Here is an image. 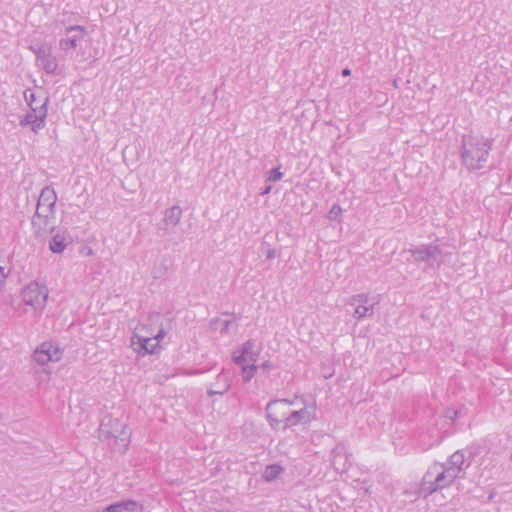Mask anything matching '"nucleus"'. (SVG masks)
I'll list each match as a JSON object with an SVG mask.
<instances>
[{
  "instance_id": "obj_1",
  "label": "nucleus",
  "mask_w": 512,
  "mask_h": 512,
  "mask_svg": "<svg viewBox=\"0 0 512 512\" xmlns=\"http://www.w3.org/2000/svg\"><path fill=\"white\" fill-rule=\"evenodd\" d=\"M48 297L49 290L44 283L29 281L18 292L19 302L13 307L14 313L19 318H40L46 308Z\"/></svg>"
},
{
  "instance_id": "obj_2",
  "label": "nucleus",
  "mask_w": 512,
  "mask_h": 512,
  "mask_svg": "<svg viewBox=\"0 0 512 512\" xmlns=\"http://www.w3.org/2000/svg\"><path fill=\"white\" fill-rule=\"evenodd\" d=\"M490 139L480 135H464L462 137L461 158L465 167L469 170L483 168L491 149Z\"/></svg>"
},
{
  "instance_id": "obj_3",
  "label": "nucleus",
  "mask_w": 512,
  "mask_h": 512,
  "mask_svg": "<svg viewBox=\"0 0 512 512\" xmlns=\"http://www.w3.org/2000/svg\"><path fill=\"white\" fill-rule=\"evenodd\" d=\"M100 433L114 450L124 453L128 449L131 432L122 418L106 416L100 425Z\"/></svg>"
},
{
  "instance_id": "obj_4",
  "label": "nucleus",
  "mask_w": 512,
  "mask_h": 512,
  "mask_svg": "<svg viewBox=\"0 0 512 512\" xmlns=\"http://www.w3.org/2000/svg\"><path fill=\"white\" fill-rule=\"evenodd\" d=\"M260 350L251 340L244 342L241 346L232 352V360L241 367L242 379L248 383L258 371V361Z\"/></svg>"
},
{
  "instance_id": "obj_5",
  "label": "nucleus",
  "mask_w": 512,
  "mask_h": 512,
  "mask_svg": "<svg viewBox=\"0 0 512 512\" xmlns=\"http://www.w3.org/2000/svg\"><path fill=\"white\" fill-rule=\"evenodd\" d=\"M56 202V194H39L36 212L32 220L37 234L43 235L53 230Z\"/></svg>"
},
{
  "instance_id": "obj_6",
  "label": "nucleus",
  "mask_w": 512,
  "mask_h": 512,
  "mask_svg": "<svg viewBox=\"0 0 512 512\" xmlns=\"http://www.w3.org/2000/svg\"><path fill=\"white\" fill-rule=\"evenodd\" d=\"M455 479L456 478L442 466V463H434L423 476L421 490L427 495H430L437 490L449 487Z\"/></svg>"
},
{
  "instance_id": "obj_7",
  "label": "nucleus",
  "mask_w": 512,
  "mask_h": 512,
  "mask_svg": "<svg viewBox=\"0 0 512 512\" xmlns=\"http://www.w3.org/2000/svg\"><path fill=\"white\" fill-rule=\"evenodd\" d=\"M290 406H294V409H290L289 415L284 419L285 427H293L299 424H308L316 418V401L310 399H297L290 402Z\"/></svg>"
},
{
  "instance_id": "obj_8",
  "label": "nucleus",
  "mask_w": 512,
  "mask_h": 512,
  "mask_svg": "<svg viewBox=\"0 0 512 512\" xmlns=\"http://www.w3.org/2000/svg\"><path fill=\"white\" fill-rule=\"evenodd\" d=\"M30 49L35 54L36 66L47 74H56L58 69V60L53 54L51 44H39L31 46Z\"/></svg>"
},
{
  "instance_id": "obj_9",
  "label": "nucleus",
  "mask_w": 512,
  "mask_h": 512,
  "mask_svg": "<svg viewBox=\"0 0 512 512\" xmlns=\"http://www.w3.org/2000/svg\"><path fill=\"white\" fill-rule=\"evenodd\" d=\"M130 346L140 356L154 354L159 350L158 344L154 343L151 333H145V327H136L134 329Z\"/></svg>"
},
{
  "instance_id": "obj_10",
  "label": "nucleus",
  "mask_w": 512,
  "mask_h": 512,
  "mask_svg": "<svg viewBox=\"0 0 512 512\" xmlns=\"http://www.w3.org/2000/svg\"><path fill=\"white\" fill-rule=\"evenodd\" d=\"M63 357V350L51 341H44L33 352V360L40 366L57 363Z\"/></svg>"
},
{
  "instance_id": "obj_11",
  "label": "nucleus",
  "mask_w": 512,
  "mask_h": 512,
  "mask_svg": "<svg viewBox=\"0 0 512 512\" xmlns=\"http://www.w3.org/2000/svg\"><path fill=\"white\" fill-rule=\"evenodd\" d=\"M49 98L41 99L39 107L30 110L24 117L20 118L19 124L22 127L29 126L34 133H38L45 127V120L48 113Z\"/></svg>"
},
{
  "instance_id": "obj_12",
  "label": "nucleus",
  "mask_w": 512,
  "mask_h": 512,
  "mask_svg": "<svg viewBox=\"0 0 512 512\" xmlns=\"http://www.w3.org/2000/svg\"><path fill=\"white\" fill-rule=\"evenodd\" d=\"M85 35H86V29L83 26L72 25V26L66 27L65 37L61 38L58 43L59 49L64 53H68L71 50L76 49L78 46V43L81 40H83Z\"/></svg>"
},
{
  "instance_id": "obj_13",
  "label": "nucleus",
  "mask_w": 512,
  "mask_h": 512,
  "mask_svg": "<svg viewBox=\"0 0 512 512\" xmlns=\"http://www.w3.org/2000/svg\"><path fill=\"white\" fill-rule=\"evenodd\" d=\"M289 412L290 402L284 399L272 401L266 407L267 418L272 427H276L281 421H284Z\"/></svg>"
},
{
  "instance_id": "obj_14",
  "label": "nucleus",
  "mask_w": 512,
  "mask_h": 512,
  "mask_svg": "<svg viewBox=\"0 0 512 512\" xmlns=\"http://www.w3.org/2000/svg\"><path fill=\"white\" fill-rule=\"evenodd\" d=\"M353 303L356 304V308L353 313V317L357 320H361L364 317L372 316L374 313V306L376 302H371L370 298L366 294H358L353 298Z\"/></svg>"
},
{
  "instance_id": "obj_15",
  "label": "nucleus",
  "mask_w": 512,
  "mask_h": 512,
  "mask_svg": "<svg viewBox=\"0 0 512 512\" xmlns=\"http://www.w3.org/2000/svg\"><path fill=\"white\" fill-rule=\"evenodd\" d=\"M415 261H438L441 250L436 245H423L410 250Z\"/></svg>"
},
{
  "instance_id": "obj_16",
  "label": "nucleus",
  "mask_w": 512,
  "mask_h": 512,
  "mask_svg": "<svg viewBox=\"0 0 512 512\" xmlns=\"http://www.w3.org/2000/svg\"><path fill=\"white\" fill-rule=\"evenodd\" d=\"M182 216V210L179 206H172L167 209L163 218V230L165 233H171L178 226Z\"/></svg>"
},
{
  "instance_id": "obj_17",
  "label": "nucleus",
  "mask_w": 512,
  "mask_h": 512,
  "mask_svg": "<svg viewBox=\"0 0 512 512\" xmlns=\"http://www.w3.org/2000/svg\"><path fill=\"white\" fill-rule=\"evenodd\" d=\"M12 259L11 256L5 252L0 251V293L6 287L7 280L12 272Z\"/></svg>"
},
{
  "instance_id": "obj_18",
  "label": "nucleus",
  "mask_w": 512,
  "mask_h": 512,
  "mask_svg": "<svg viewBox=\"0 0 512 512\" xmlns=\"http://www.w3.org/2000/svg\"><path fill=\"white\" fill-rule=\"evenodd\" d=\"M464 463V453L461 451H456L450 456L446 463H442V466H444V468H446L454 476V478H458L460 472L463 469Z\"/></svg>"
},
{
  "instance_id": "obj_19",
  "label": "nucleus",
  "mask_w": 512,
  "mask_h": 512,
  "mask_svg": "<svg viewBox=\"0 0 512 512\" xmlns=\"http://www.w3.org/2000/svg\"><path fill=\"white\" fill-rule=\"evenodd\" d=\"M142 506L134 500H124L107 506L104 512H142Z\"/></svg>"
},
{
  "instance_id": "obj_20",
  "label": "nucleus",
  "mask_w": 512,
  "mask_h": 512,
  "mask_svg": "<svg viewBox=\"0 0 512 512\" xmlns=\"http://www.w3.org/2000/svg\"><path fill=\"white\" fill-rule=\"evenodd\" d=\"M230 388V380L228 373L225 372L224 369L218 374L217 376V389H209L208 395H223L225 394Z\"/></svg>"
},
{
  "instance_id": "obj_21",
  "label": "nucleus",
  "mask_w": 512,
  "mask_h": 512,
  "mask_svg": "<svg viewBox=\"0 0 512 512\" xmlns=\"http://www.w3.org/2000/svg\"><path fill=\"white\" fill-rule=\"evenodd\" d=\"M69 237L65 233L55 234L49 242V249L53 253H62L69 244Z\"/></svg>"
},
{
  "instance_id": "obj_22",
  "label": "nucleus",
  "mask_w": 512,
  "mask_h": 512,
  "mask_svg": "<svg viewBox=\"0 0 512 512\" xmlns=\"http://www.w3.org/2000/svg\"><path fill=\"white\" fill-rule=\"evenodd\" d=\"M285 469L282 465L275 463L265 467L262 473V479L265 482H273L278 480L284 473Z\"/></svg>"
},
{
  "instance_id": "obj_23",
  "label": "nucleus",
  "mask_w": 512,
  "mask_h": 512,
  "mask_svg": "<svg viewBox=\"0 0 512 512\" xmlns=\"http://www.w3.org/2000/svg\"><path fill=\"white\" fill-rule=\"evenodd\" d=\"M24 98L30 110L33 111V108L39 107L41 99L48 98V96H46L42 91L36 92L32 89H27L24 92Z\"/></svg>"
},
{
  "instance_id": "obj_24",
  "label": "nucleus",
  "mask_w": 512,
  "mask_h": 512,
  "mask_svg": "<svg viewBox=\"0 0 512 512\" xmlns=\"http://www.w3.org/2000/svg\"><path fill=\"white\" fill-rule=\"evenodd\" d=\"M327 218L332 221L341 222L342 220V209L338 204H334L327 214Z\"/></svg>"
},
{
  "instance_id": "obj_25",
  "label": "nucleus",
  "mask_w": 512,
  "mask_h": 512,
  "mask_svg": "<svg viewBox=\"0 0 512 512\" xmlns=\"http://www.w3.org/2000/svg\"><path fill=\"white\" fill-rule=\"evenodd\" d=\"M276 368V365L271 360H266L258 366V369H261L265 376H269Z\"/></svg>"
},
{
  "instance_id": "obj_26",
  "label": "nucleus",
  "mask_w": 512,
  "mask_h": 512,
  "mask_svg": "<svg viewBox=\"0 0 512 512\" xmlns=\"http://www.w3.org/2000/svg\"><path fill=\"white\" fill-rule=\"evenodd\" d=\"M283 174L280 172L278 168L272 169L271 171L267 172L266 175V181L268 182H274L278 181L282 178Z\"/></svg>"
},
{
  "instance_id": "obj_27",
  "label": "nucleus",
  "mask_w": 512,
  "mask_h": 512,
  "mask_svg": "<svg viewBox=\"0 0 512 512\" xmlns=\"http://www.w3.org/2000/svg\"><path fill=\"white\" fill-rule=\"evenodd\" d=\"M166 336V332L163 328H161L152 338L154 343L158 344V349L160 348V342L164 339Z\"/></svg>"
},
{
  "instance_id": "obj_28",
  "label": "nucleus",
  "mask_w": 512,
  "mask_h": 512,
  "mask_svg": "<svg viewBox=\"0 0 512 512\" xmlns=\"http://www.w3.org/2000/svg\"><path fill=\"white\" fill-rule=\"evenodd\" d=\"M137 327H145V333H151V336L153 335V331H152V329L150 328V325H149V324L141 323V324H139Z\"/></svg>"
},
{
  "instance_id": "obj_29",
  "label": "nucleus",
  "mask_w": 512,
  "mask_h": 512,
  "mask_svg": "<svg viewBox=\"0 0 512 512\" xmlns=\"http://www.w3.org/2000/svg\"><path fill=\"white\" fill-rule=\"evenodd\" d=\"M350 74H351V70L349 68H345L342 70V75L344 77L350 76Z\"/></svg>"
},
{
  "instance_id": "obj_30",
  "label": "nucleus",
  "mask_w": 512,
  "mask_h": 512,
  "mask_svg": "<svg viewBox=\"0 0 512 512\" xmlns=\"http://www.w3.org/2000/svg\"><path fill=\"white\" fill-rule=\"evenodd\" d=\"M206 512H225V511H223V510H218V509H210V510H208V511H206Z\"/></svg>"
},
{
  "instance_id": "obj_31",
  "label": "nucleus",
  "mask_w": 512,
  "mask_h": 512,
  "mask_svg": "<svg viewBox=\"0 0 512 512\" xmlns=\"http://www.w3.org/2000/svg\"><path fill=\"white\" fill-rule=\"evenodd\" d=\"M270 190H271V186H268V187L265 188L264 192L268 193V192H270Z\"/></svg>"
},
{
  "instance_id": "obj_32",
  "label": "nucleus",
  "mask_w": 512,
  "mask_h": 512,
  "mask_svg": "<svg viewBox=\"0 0 512 512\" xmlns=\"http://www.w3.org/2000/svg\"><path fill=\"white\" fill-rule=\"evenodd\" d=\"M48 189H49L48 187H45V188H43V189L41 190V192H42V193H45V192H47V191H48Z\"/></svg>"
},
{
  "instance_id": "obj_33",
  "label": "nucleus",
  "mask_w": 512,
  "mask_h": 512,
  "mask_svg": "<svg viewBox=\"0 0 512 512\" xmlns=\"http://www.w3.org/2000/svg\"><path fill=\"white\" fill-rule=\"evenodd\" d=\"M228 325H229V322H228V321H226V322H225V327H224V328H225V329H227V328H228Z\"/></svg>"
},
{
  "instance_id": "obj_34",
  "label": "nucleus",
  "mask_w": 512,
  "mask_h": 512,
  "mask_svg": "<svg viewBox=\"0 0 512 512\" xmlns=\"http://www.w3.org/2000/svg\"><path fill=\"white\" fill-rule=\"evenodd\" d=\"M511 459H512V454H511Z\"/></svg>"
}]
</instances>
